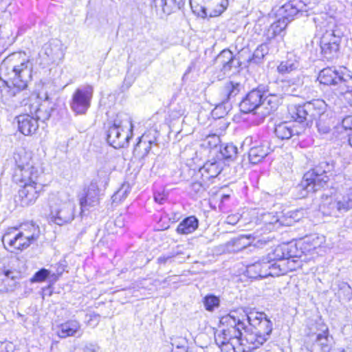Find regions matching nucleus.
Returning a JSON list of instances; mask_svg holds the SVG:
<instances>
[{"label": "nucleus", "mask_w": 352, "mask_h": 352, "mask_svg": "<svg viewBox=\"0 0 352 352\" xmlns=\"http://www.w3.org/2000/svg\"><path fill=\"white\" fill-rule=\"evenodd\" d=\"M220 322L225 327L214 334L217 345L222 352H237L241 346L240 337L243 336L244 323L236 318V312L223 316Z\"/></svg>", "instance_id": "nucleus-1"}, {"label": "nucleus", "mask_w": 352, "mask_h": 352, "mask_svg": "<svg viewBox=\"0 0 352 352\" xmlns=\"http://www.w3.org/2000/svg\"><path fill=\"white\" fill-rule=\"evenodd\" d=\"M334 168L333 160H324L313 169L307 172L301 182L296 187L299 191H301V197H306L308 193L314 192L324 188L329 180V177L327 174L332 172Z\"/></svg>", "instance_id": "nucleus-2"}, {"label": "nucleus", "mask_w": 352, "mask_h": 352, "mask_svg": "<svg viewBox=\"0 0 352 352\" xmlns=\"http://www.w3.org/2000/svg\"><path fill=\"white\" fill-rule=\"evenodd\" d=\"M133 125L131 117L124 113H119L107 131V142L115 148L128 146L133 136Z\"/></svg>", "instance_id": "nucleus-3"}, {"label": "nucleus", "mask_w": 352, "mask_h": 352, "mask_svg": "<svg viewBox=\"0 0 352 352\" xmlns=\"http://www.w3.org/2000/svg\"><path fill=\"white\" fill-rule=\"evenodd\" d=\"M343 36L342 25H337L333 19L327 22L320 38L321 54L324 58L333 60L339 57Z\"/></svg>", "instance_id": "nucleus-4"}, {"label": "nucleus", "mask_w": 352, "mask_h": 352, "mask_svg": "<svg viewBox=\"0 0 352 352\" xmlns=\"http://www.w3.org/2000/svg\"><path fill=\"white\" fill-rule=\"evenodd\" d=\"M327 104L323 100L316 99L302 105L295 106L291 110L292 118L302 127L311 126L314 120L327 117Z\"/></svg>", "instance_id": "nucleus-5"}, {"label": "nucleus", "mask_w": 352, "mask_h": 352, "mask_svg": "<svg viewBox=\"0 0 352 352\" xmlns=\"http://www.w3.org/2000/svg\"><path fill=\"white\" fill-rule=\"evenodd\" d=\"M32 65L28 60H23L19 64L12 65L7 68V76L9 82L14 86L11 88L9 86L1 89L9 93L10 96L16 95V89L18 91L25 89L28 87V82L32 78Z\"/></svg>", "instance_id": "nucleus-6"}, {"label": "nucleus", "mask_w": 352, "mask_h": 352, "mask_svg": "<svg viewBox=\"0 0 352 352\" xmlns=\"http://www.w3.org/2000/svg\"><path fill=\"white\" fill-rule=\"evenodd\" d=\"M352 76L346 74L345 67L336 68L327 67L322 69L318 75V80L321 84L325 85H339L342 92L352 91L351 85Z\"/></svg>", "instance_id": "nucleus-7"}, {"label": "nucleus", "mask_w": 352, "mask_h": 352, "mask_svg": "<svg viewBox=\"0 0 352 352\" xmlns=\"http://www.w3.org/2000/svg\"><path fill=\"white\" fill-rule=\"evenodd\" d=\"M25 226L30 228V232H32L31 234H26L23 232H17L16 228H11L3 236V243H7L10 248L18 250H22L29 247L32 242L38 239L40 230L38 226L32 222L27 223Z\"/></svg>", "instance_id": "nucleus-8"}, {"label": "nucleus", "mask_w": 352, "mask_h": 352, "mask_svg": "<svg viewBox=\"0 0 352 352\" xmlns=\"http://www.w3.org/2000/svg\"><path fill=\"white\" fill-rule=\"evenodd\" d=\"M267 92L268 89L265 85H261L251 90L239 104L240 109L243 113L253 112L254 115L258 116L259 118L258 124L261 122V116L263 109V98Z\"/></svg>", "instance_id": "nucleus-9"}, {"label": "nucleus", "mask_w": 352, "mask_h": 352, "mask_svg": "<svg viewBox=\"0 0 352 352\" xmlns=\"http://www.w3.org/2000/svg\"><path fill=\"white\" fill-rule=\"evenodd\" d=\"M236 318L244 323L243 329L246 328L247 324L250 325L257 333L265 336L267 340L269 339L272 331V322L264 313L251 311L241 317L236 316Z\"/></svg>", "instance_id": "nucleus-10"}, {"label": "nucleus", "mask_w": 352, "mask_h": 352, "mask_svg": "<svg viewBox=\"0 0 352 352\" xmlns=\"http://www.w3.org/2000/svg\"><path fill=\"white\" fill-rule=\"evenodd\" d=\"M94 88L85 85L78 87L74 92L70 102L72 110L78 115L85 114L91 106Z\"/></svg>", "instance_id": "nucleus-11"}, {"label": "nucleus", "mask_w": 352, "mask_h": 352, "mask_svg": "<svg viewBox=\"0 0 352 352\" xmlns=\"http://www.w3.org/2000/svg\"><path fill=\"white\" fill-rule=\"evenodd\" d=\"M324 0H292L279 8L280 14L289 19L300 13L307 12Z\"/></svg>", "instance_id": "nucleus-12"}, {"label": "nucleus", "mask_w": 352, "mask_h": 352, "mask_svg": "<svg viewBox=\"0 0 352 352\" xmlns=\"http://www.w3.org/2000/svg\"><path fill=\"white\" fill-rule=\"evenodd\" d=\"M39 55L44 65L58 63L65 55L61 41L58 39L50 40L44 44Z\"/></svg>", "instance_id": "nucleus-13"}, {"label": "nucleus", "mask_w": 352, "mask_h": 352, "mask_svg": "<svg viewBox=\"0 0 352 352\" xmlns=\"http://www.w3.org/2000/svg\"><path fill=\"white\" fill-rule=\"evenodd\" d=\"M50 97L47 94H45V100L40 102L39 99L36 98L34 102H30L25 104V111H29V113L37 119L38 122H45L47 120L50 116L53 107L52 104L49 102Z\"/></svg>", "instance_id": "nucleus-14"}, {"label": "nucleus", "mask_w": 352, "mask_h": 352, "mask_svg": "<svg viewBox=\"0 0 352 352\" xmlns=\"http://www.w3.org/2000/svg\"><path fill=\"white\" fill-rule=\"evenodd\" d=\"M52 207V215L55 223L62 226L70 223L74 218L75 206L72 201L60 203Z\"/></svg>", "instance_id": "nucleus-15"}, {"label": "nucleus", "mask_w": 352, "mask_h": 352, "mask_svg": "<svg viewBox=\"0 0 352 352\" xmlns=\"http://www.w3.org/2000/svg\"><path fill=\"white\" fill-rule=\"evenodd\" d=\"M41 171L34 162L21 168H16L14 177L21 184H39L38 177Z\"/></svg>", "instance_id": "nucleus-16"}, {"label": "nucleus", "mask_w": 352, "mask_h": 352, "mask_svg": "<svg viewBox=\"0 0 352 352\" xmlns=\"http://www.w3.org/2000/svg\"><path fill=\"white\" fill-rule=\"evenodd\" d=\"M243 336L240 337L241 344L243 346V351L250 352L260 347L267 341L265 336L257 333L253 329H242Z\"/></svg>", "instance_id": "nucleus-17"}, {"label": "nucleus", "mask_w": 352, "mask_h": 352, "mask_svg": "<svg viewBox=\"0 0 352 352\" xmlns=\"http://www.w3.org/2000/svg\"><path fill=\"white\" fill-rule=\"evenodd\" d=\"M214 64L224 74H229L232 69H237L241 65V61L230 50H222L215 58Z\"/></svg>", "instance_id": "nucleus-18"}, {"label": "nucleus", "mask_w": 352, "mask_h": 352, "mask_svg": "<svg viewBox=\"0 0 352 352\" xmlns=\"http://www.w3.org/2000/svg\"><path fill=\"white\" fill-rule=\"evenodd\" d=\"M274 84L277 86L278 92L282 95L298 96L299 90L303 85L301 75H297L293 78H285L277 80Z\"/></svg>", "instance_id": "nucleus-19"}, {"label": "nucleus", "mask_w": 352, "mask_h": 352, "mask_svg": "<svg viewBox=\"0 0 352 352\" xmlns=\"http://www.w3.org/2000/svg\"><path fill=\"white\" fill-rule=\"evenodd\" d=\"M22 188L19 190V199L21 206L27 207L33 205L40 195L43 185L39 184H21Z\"/></svg>", "instance_id": "nucleus-20"}, {"label": "nucleus", "mask_w": 352, "mask_h": 352, "mask_svg": "<svg viewBox=\"0 0 352 352\" xmlns=\"http://www.w3.org/2000/svg\"><path fill=\"white\" fill-rule=\"evenodd\" d=\"M274 268V263H267L263 258L261 261L248 265L246 267V274L250 278L275 276L272 270Z\"/></svg>", "instance_id": "nucleus-21"}, {"label": "nucleus", "mask_w": 352, "mask_h": 352, "mask_svg": "<svg viewBox=\"0 0 352 352\" xmlns=\"http://www.w3.org/2000/svg\"><path fill=\"white\" fill-rule=\"evenodd\" d=\"M21 274L18 271L4 269L0 273V292H12L18 287Z\"/></svg>", "instance_id": "nucleus-22"}, {"label": "nucleus", "mask_w": 352, "mask_h": 352, "mask_svg": "<svg viewBox=\"0 0 352 352\" xmlns=\"http://www.w3.org/2000/svg\"><path fill=\"white\" fill-rule=\"evenodd\" d=\"M302 126L297 127L290 122H283L275 125L274 133L280 140H289L295 135H300L304 131Z\"/></svg>", "instance_id": "nucleus-23"}, {"label": "nucleus", "mask_w": 352, "mask_h": 352, "mask_svg": "<svg viewBox=\"0 0 352 352\" xmlns=\"http://www.w3.org/2000/svg\"><path fill=\"white\" fill-rule=\"evenodd\" d=\"M16 120L19 131L25 135H32L38 129L37 119L30 113L18 116Z\"/></svg>", "instance_id": "nucleus-24"}, {"label": "nucleus", "mask_w": 352, "mask_h": 352, "mask_svg": "<svg viewBox=\"0 0 352 352\" xmlns=\"http://www.w3.org/2000/svg\"><path fill=\"white\" fill-rule=\"evenodd\" d=\"M280 96H281L280 93L278 91L273 94L268 91L265 94L262 102L263 109L261 112V122H263L267 116L270 115L271 113L277 109L280 104L278 98Z\"/></svg>", "instance_id": "nucleus-25"}, {"label": "nucleus", "mask_w": 352, "mask_h": 352, "mask_svg": "<svg viewBox=\"0 0 352 352\" xmlns=\"http://www.w3.org/2000/svg\"><path fill=\"white\" fill-rule=\"evenodd\" d=\"M204 5L199 3L201 10L205 15H207V9L210 10L209 16L214 17L221 14L227 8L228 5V0H203Z\"/></svg>", "instance_id": "nucleus-26"}, {"label": "nucleus", "mask_w": 352, "mask_h": 352, "mask_svg": "<svg viewBox=\"0 0 352 352\" xmlns=\"http://www.w3.org/2000/svg\"><path fill=\"white\" fill-rule=\"evenodd\" d=\"M300 266V261L295 259L293 254L279 263H274L273 273L275 276L286 274L289 272L296 270Z\"/></svg>", "instance_id": "nucleus-27"}, {"label": "nucleus", "mask_w": 352, "mask_h": 352, "mask_svg": "<svg viewBox=\"0 0 352 352\" xmlns=\"http://www.w3.org/2000/svg\"><path fill=\"white\" fill-rule=\"evenodd\" d=\"M291 256L292 252L289 244L283 243L276 246L264 258L269 263H279Z\"/></svg>", "instance_id": "nucleus-28"}, {"label": "nucleus", "mask_w": 352, "mask_h": 352, "mask_svg": "<svg viewBox=\"0 0 352 352\" xmlns=\"http://www.w3.org/2000/svg\"><path fill=\"white\" fill-rule=\"evenodd\" d=\"M222 164L217 161H208L204 165L199 168V173L201 174L203 182H206L210 179L214 178L218 176L222 171Z\"/></svg>", "instance_id": "nucleus-29"}, {"label": "nucleus", "mask_w": 352, "mask_h": 352, "mask_svg": "<svg viewBox=\"0 0 352 352\" xmlns=\"http://www.w3.org/2000/svg\"><path fill=\"white\" fill-rule=\"evenodd\" d=\"M271 152L267 142H260L252 146L249 151V160L252 164H256L261 162Z\"/></svg>", "instance_id": "nucleus-30"}, {"label": "nucleus", "mask_w": 352, "mask_h": 352, "mask_svg": "<svg viewBox=\"0 0 352 352\" xmlns=\"http://www.w3.org/2000/svg\"><path fill=\"white\" fill-rule=\"evenodd\" d=\"M299 69V58L292 53L287 54L286 60L281 61L277 67V72L282 75L289 74Z\"/></svg>", "instance_id": "nucleus-31"}, {"label": "nucleus", "mask_w": 352, "mask_h": 352, "mask_svg": "<svg viewBox=\"0 0 352 352\" xmlns=\"http://www.w3.org/2000/svg\"><path fill=\"white\" fill-rule=\"evenodd\" d=\"M80 327L81 325L78 320H69L58 327L56 333L61 338L74 336L80 331Z\"/></svg>", "instance_id": "nucleus-32"}, {"label": "nucleus", "mask_w": 352, "mask_h": 352, "mask_svg": "<svg viewBox=\"0 0 352 352\" xmlns=\"http://www.w3.org/2000/svg\"><path fill=\"white\" fill-rule=\"evenodd\" d=\"M241 85L239 82L229 81L225 83L221 90L222 104H226L232 101L240 92Z\"/></svg>", "instance_id": "nucleus-33"}, {"label": "nucleus", "mask_w": 352, "mask_h": 352, "mask_svg": "<svg viewBox=\"0 0 352 352\" xmlns=\"http://www.w3.org/2000/svg\"><path fill=\"white\" fill-rule=\"evenodd\" d=\"M278 14L281 16L282 18L273 23L265 31V34L268 40H271L280 34L285 29L287 23L294 19H289L284 17L283 15L280 14L279 12Z\"/></svg>", "instance_id": "nucleus-34"}, {"label": "nucleus", "mask_w": 352, "mask_h": 352, "mask_svg": "<svg viewBox=\"0 0 352 352\" xmlns=\"http://www.w3.org/2000/svg\"><path fill=\"white\" fill-rule=\"evenodd\" d=\"M199 226V221L195 216L184 219L177 228V232L180 234H188L195 231Z\"/></svg>", "instance_id": "nucleus-35"}, {"label": "nucleus", "mask_w": 352, "mask_h": 352, "mask_svg": "<svg viewBox=\"0 0 352 352\" xmlns=\"http://www.w3.org/2000/svg\"><path fill=\"white\" fill-rule=\"evenodd\" d=\"M13 160L16 164V168H21L34 162L32 160L31 154L26 151L23 147L16 148L13 153Z\"/></svg>", "instance_id": "nucleus-36"}, {"label": "nucleus", "mask_w": 352, "mask_h": 352, "mask_svg": "<svg viewBox=\"0 0 352 352\" xmlns=\"http://www.w3.org/2000/svg\"><path fill=\"white\" fill-rule=\"evenodd\" d=\"M252 241L253 238L250 234L241 235L232 239L229 243L233 246V251L239 252L247 248H250L252 247L255 249V246L252 245Z\"/></svg>", "instance_id": "nucleus-37"}, {"label": "nucleus", "mask_w": 352, "mask_h": 352, "mask_svg": "<svg viewBox=\"0 0 352 352\" xmlns=\"http://www.w3.org/2000/svg\"><path fill=\"white\" fill-rule=\"evenodd\" d=\"M125 226V217L122 214L117 216L113 219H109L105 224V229L109 234H118L122 232Z\"/></svg>", "instance_id": "nucleus-38"}, {"label": "nucleus", "mask_w": 352, "mask_h": 352, "mask_svg": "<svg viewBox=\"0 0 352 352\" xmlns=\"http://www.w3.org/2000/svg\"><path fill=\"white\" fill-rule=\"evenodd\" d=\"M305 214L303 209H298L287 211L283 213L282 216L281 224L285 226H292L294 223L299 221Z\"/></svg>", "instance_id": "nucleus-39"}, {"label": "nucleus", "mask_w": 352, "mask_h": 352, "mask_svg": "<svg viewBox=\"0 0 352 352\" xmlns=\"http://www.w3.org/2000/svg\"><path fill=\"white\" fill-rule=\"evenodd\" d=\"M99 193L95 191L85 189L84 192L80 197V204L82 208L87 206H93L98 202Z\"/></svg>", "instance_id": "nucleus-40"}, {"label": "nucleus", "mask_w": 352, "mask_h": 352, "mask_svg": "<svg viewBox=\"0 0 352 352\" xmlns=\"http://www.w3.org/2000/svg\"><path fill=\"white\" fill-rule=\"evenodd\" d=\"M350 192L346 195H343L340 199L336 200V205L338 206L340 213L343 214L352 209V188L349 189Z\"/></svg>", "instance_id": "nucleus-41"}, {"label": "nucleus", "mask_w": 352, "mask_h": 352, "mask_svg": "<svg viewBox=\"0 0 352 352\" xmlns=\"http://www.w3.org/2000/svg\"><path fill=\"white\" fill-rule=\"evenodd\" d=\"M153 4L155 8H161L168 15L177 10L173 0H153Z\"/></svg>", "instance_id": "nucleus-42"}, {"label": "nucleus", "mask_w": 352, "mask_h": 352, "mask_svg": "<svg viewBox=\"0 0 352 352\" xmlns=\"http://www.w3.org/2000/svg\"><path fill=\"white\" fill-rule=\"evenodd\" d=\"M316 342L321 347L322 352H329L330 338L327 327L322 330V333L317 335Z\"/></svg>", "instance_id": "nucleus-43"}, {"label": "nucleus", "mask_w": 352, "mask_h": 352, "mask_svg": "<svg viewBox=\"0 0 352 352\" xmlns=\"http://www.w3.org/2000/svg\"><path fill=\"white\" fill-rule=\"evenodd\" d=\"M160 132L156 128H151L146 131L140 138L143 140V143L149 144L151 147L153 145L157 144Z\"/></svg>", "instance_id": "nucleus-44"}, {"label": "nucleus", "mask_w": 352, "mask_h": 352, "mask_svg": "<svg viewBox=\"0 0 352 352\" xmlns=\"http://www.w3.org/2000/svg\"><path fill=\"white\" fill-rule=\"evenodd\" d=\"M220 153L223 158L234 160L237 156L238 149L233 144H226L224 146H220Z\"/></svg>", "instance_id": "nucleus-45"}, {"label": "nucleus", "mask_w": 352, "mask_h": 352, "mask_svg": "<svg viewBox=\"0 0 352 352\" xmlns=\"http://www.w3.org/2000/svg\"><path fill=\"white\" fill-rule=\"evenodd\" d=\"M111 171L112 168L107 162H105L104 165L98 170V181L102 184H104V186L107 185L109 176L111 173Z\"/></svg>", "instance_id": "nucleus-46"}, {"label": "nucleus", "mask_w": 352, "mask_h": 352, "mask_svg": "<svg viewBox=\"0 0 352 352\" xmlns=\"http://www.w3.org/2000/svg\"><path fill=\"white\" fill-rule=\"evenodd\" d=\"M267 54V46L265 45H261L255 50L252 58H249V62L254 64H258Z\"/></svg>", "instance_id": "nucleus-47"}, {"label": "nucleus", "mask_w": 352, "mask_h": 352, "mask_svg": "<svg viewBox=\"0 0 352 352\" xmlns=\"http://www.w3.org/2000/svg\"><path fill=\"white\" fill-rule=\"evenodd\" d=\"M142 142L143 140L140 138L133 150L134 153L140 157H146L151 149V146L149 144H144Z\"/></svg>", "instance_id": "nucleus-48"}, {"label": "nucleus", "mask_w": 352, "mask_h": 352, "mask_svg": "<svg viewBox=\"0 0 352 352\" xmlns=\"http://www.w3.org/2000/svg\"><path fill=\"white\" fill-rule=\"evenodd\" d=\"M204 304L206 310L212 311L219 305V299L214 295H208L204 299Z\"/></svg>", "instance_id": "nucleus-49"}, {"label": "nucleus", "mask_w": 352, "mask_h": 352, "mask_svg": "<svg viewBox=\"0 0 352 352\" xmlns=\"http://www.w3.org/2000/svg\"><path fill=\"white\" fill-rule=\"evenodd\" d=\"M316 121V126L319 133L322 134L329 133L331 130L330 120L327 117L319 118Z\"/></svg>", "instance_id": "nucleus-50"}, {"label": "nucleus", "mask_w": 352, "mask_h": 352, "mask_svg": "<svg viewBox=\"0 0 352 352\" xmlns=\"http://www.w3.org/2000/svg\"><path fill=\"white\" fill-rule=\"evenodd\" d=\"M48 277L51 278V270L42 268L34 274L30 281L32 283H40L45 280Z\"/></svg>", "instance_id": "nucleus-51"}, {"label": "nucleus", "mask_w": 352, "mask_h": 352, "mask_svg": "<svg viewBox=\"0 0 352 352\" xmlns=\"http://www.w3.org/2000/svg\"><path fill=\"white\" fill-rule=\"evenodd\" d=\"M336 200L331 201L327 206V209L326 206L324 205L322 206L323 213L330 216L338 217L341 213H340L338 210V206H334V204L336 205Z\"/></svg>", "instance_id": "nucleus-52"}, {"label": "nucleus", "mask_w": 352, "mask_h": 352, "mask_svg": "<svg viewBox=\"0 0 352 352\" xmlns=\"http://www.w3.org/2000/svg\"><path fill=\"white\" fill-rule=\"evenodd\" d=\"M220 142V137L216 134L209 135L205 140V144L210 148H217Z\"/></svg>", "instance_id": "nucleus-53"}, {"label": "nucleus", "mask_w": 352, "mask_h": 352, "mask_svg": "<svg viewBox=\"0 0 352 352\" xmlns=\"http://www.w3.org/2000/svg\"><path fill=\"white\" fill-rule=\"evenodd\" d=\"M206 182H192L190 186L191 190L194 192L195 195L201 196L206 190Z\"/></svg>", "instance_id": "nucleus-54"}, {"label": "nucleus", "mask_w": 352, "mask_h": 352, "mask_svg": "<svg viewBox=\"0 0 352 352\" xmlns=\"http://www.w3.org/2000/svg\"><path fill=\"white\" fill-rule=\"evenodd\" d=\"M340 291L344 296V299L350 301L352 299V289L346 283H342L340 286Z\"/></svg>", "instance_id": "nucleus-55"}, {"label": "nucleus", "mask_w": 352, "mask_h": 352, "mask_svg": "<svg viewBox=\"0 0 352 352\" xmlns=\"http://www.w3.org/2000/svg\"><path fill=\"white\" fill-rule=\"evenodd\" d=\"M263 219L265 223H266L274 224L280 222V223L281 224L282 217L279 218L278 217L272 215V214L270 213L265 214Z\"/></svg>", "instance_id": "nucleus-56"}, {"label": "nucleus", "mask_w": 352, "mask_h": 352, "mask_svg": "<svg viewBox=\"0 0 352 352\" xmlns=\"http://www.w3.org/2000/svg\"><path fill=\"white\" fill-rule=\"evenodd\" d=\"M342 126L345 130H350L352 131V116H346L342 119Z\"/></svg>", "instance_id": "nucleus-57"}, {"label": "nucleus", "mask_w": 352, "mask_h": 352, "mask_svg": "<svg viewBox=\"0 0 352 352\" xmlns=\"http://www.w3.org/2000/svg\"><path fill=\"white\" fill-rule=\"evenodd\" d=\"M241 218V215L239 214H230L226 217L225 222L230 225H235L238 223Z\"/></svg>", "instance_id": "nucleus-58"}, {"label": "nucleus", "mask_w": 352, "mask_h": 352, "mask_svg": "<svg viewBox=\"0 0 352 352\" xmlns=\"http://www.w3.org/2000/svg\"><path fill=\"white\" fill-rule=\"evenodd\" d=\"M64 270V267L62 265L58 264L56 272H53L51 271V279L54 281L57 280V279L63 274Z\"/></svg>", "instance_id": "nucleus-59"}, {"label": "nucleus", "mask_w": 352, "mask_h": 352, "mask_svg": "<svg viewBox=\"0 0 352 352\" xmlns=\"http://www.w3.org/2000/svg\"><path fill=\"white\" fill-rule=\"evenodd\" d=\"M154 199L160 204H163L166 199V196L164 194L155 193L154 195Z\"/></svg>", "instance_id": "nucleus-60"}, {"label": "nucleus", "mask_w": 352, "mask_h": 352, "mask_svg": "<svg viewBox=\"0 0 352 352\" xmlns=\"http://www.w3.org/2000/svg\"><path fill=\"white\" fill-rule=\"evenodd\" d=\"M86 316L89 317V318L87 322L88 324L91 325L92 324L91 321H95L96 324H98V322L99 321V318H100V316L98 314H93L86 315Z\"/></svg>", "instance_id": "nucleus-61"}, {"label": "nucleus", "mask_w": 352, "mask_h": 352, "mask_svg": "<svg viewBox=\"0 0 352 352\" xmlns=\"http://www.w3.org/2000/svg\"><path fill=\"white\" fill-rule=\"evenodd\" d=\"M11 343L6 341L0 342V352H8V348H10Z\"/></svg>", "instance_id": "nucleus-62"}, {"label": "nucleus", "mask_w": 352, "mask_h": 352, "mask_svg": "<svg viewBox=\"0 0 352 352\" xmlns=\"http://www.w3.org/2000/svg\"><path fill=\"white\" fill-rule=\"evenodd\" d=\"M87 189H88L89 190L95 191V192H97L99 193V188L98 186V182L93 180L90 183V184L89 185V186L87 187Z\"/></svg>", "instance_id": "nucleus-63"}, {"label": "nucleus", "mask_w": 352, "mask_h": 352, "mask_svg": "<svg viewBox=\"0 0 352 352\" xmlns=\"http://www.w3.org/2000/svg\"><path fill=\"white\" fill-rule=\"evenodd\" d=\"M176 8L179 10L184 5V0H173Z\"/></svg>", "instance_id": "nucleus-64"}]
</instances>
